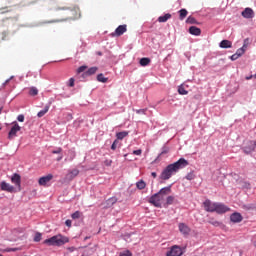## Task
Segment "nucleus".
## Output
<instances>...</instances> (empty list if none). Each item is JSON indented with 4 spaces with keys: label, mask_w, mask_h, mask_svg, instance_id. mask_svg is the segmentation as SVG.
<instances>
[{
    "label": "nucleus",
    "mask_w": 256,
    "mask_h": 256,
    "mask_svg": "<svg viewBox=\"0 0 256 256\" xmlns=\"http://www.w3.org/2000/svg\"><path fill=\"white\" fill-rule=\"evenodd\" d=\"M189 165V162L185 158H180L177 162L168 165L160 174L162 181H169L170 177H173L174 173H177L180 169H185Z\"/></svg>",
    "instance_id": "f257e3e1"
},
{
    "label": "nucleus",
    "mask_w": 256,
    "mask_h": 256,
    "mask_svg": "<svg viewBox=\"0 0 256 256\" xmlns=\"http://www.w3.org/2000/svg\"><path fill=\"white\" fill-rule=\"evenodd\" d=\"M65 243H69V237L61 234L52 236L43 241V244L48 245V247H61L62 245H65Z\"/></svg>",
    "instance_id": "f03ea898"
},
{
    "label": "nucleus",
    "mask_w": 256,
    "mask_h": 256,
    "mask_svg": "<svg viewBox=\"0 0 256 256\" xmlns=\"http://www.w3.org/2000/svg\"><path fill=\"white\" fill-rule=\"evenodd\" d=\"M162 201H165V197L162 196L159 192L152 195L149 199V203H151V205H154V207L158 208H161Z\"/></svg>",
    "instance_id": "7ed1b4c3"
},
{
    "label": "nucleus",
    "mask_w": 256,
    "mask_h": 256,
    "mask_svg": "<svg viewBox=\"0 0 256 256\" xmlns=\"http://www.w3.org/2000/svg\"><path fill=\"white\" fill-rule=\"evenodd\" d=\"M229 211H231L230 207H228L227 205H225L223 203L216 202L214 213H218V215H223V213H227Z\"/></svg>",
    "instance_id": "20e7f679"
},
{
    "label": "nucleus",
    "mask_w": 256,
    "mask_h": 256,
    "mask_svg": "<svg viewBox=\"0 0 256 256\" xmlns=\"http://www.w3.org/2000/svg\"><path fill=\"white\" fill-rule=\"evenodd\" d=\"M217 205V202H212L211 200L207 199L203 202V207L205 211L208 213H215V207Z\"/></svg>",
    "instance_id": "39448f33"
},
{
    "label": "nucleus",
    "mask_w": 256,
    "mask_h": 256,
    "mask_svg": "<svg viewBox=\"0 0 256 256\" xmlns=\"http://www.w3.org/2000/svg\"><path fill=\"white\" fill-rule=\"evenodd\" d=\"M21 131V126L17 122L14 123L11 130L8 133V139H15L17 137V133Z\"/></svg>",
    "instance_id": "423d86ee"
},
{
    "label": "nucleus",
    "mask_w": 256,
    "mask_h": 256,
    "mask_svg": "<svg viewBox=\"0 0 256 256\" xmlns=\"http://www.w3.org/2000/svg\"><path fill=\"white\" fill-rule=\"evenodd\" d=\"M124 33H127L126 24L118 26L111 35L112 37H121V35H123Z\"/></svg>",
    "instance_id": "0eeeda50"
},
{
    "label": "nucleus",
    "mask_w": 256,
    "mask_h": 256,
    "mask_svg": "<svg viewBox=\"0 0 256 256\" xmlns=\"http://www.w3.org/2000/svg\"><path fill=\"white\" fill-rule=\"evenodd\" d=\"M183 255V250L179 246H173L167 253L166 256H181Z\"/></svg>",
    "instance_id": "6e6552de"
},
{
    "label": "nucleus",
    "mask_w": 256,
    "mask_h": 256,
    "mask_svg": "<svg viewBox=\"0 0 256 256\" xmlns=\"http://www.w3.org/2000/svg\"><path fill=\"white\" fill-rule=\"evenodd\" d=\"M52 179H53V174H48L46 176H43L39 178L38 185H40L41 187H45V185H47V183H49Z\"/></svg>",
    "instance_id": "1a4fd4ad"
},
{
    "label": "nucleus",
    "mask_w": 256,
    "mask_h": 256,
    "mask_svg": "<svg viewBox=\"0 0 256 256\" xmlns=\"http://www.w3.org/2000/svg\"><path fill=\"white\" fill-rule=\"evenodd\" d=\"M241 15L244 17V19H253V17H255V11H253L251 8H245Z\"/></svg>",
    "instance_id": "9d476101"
},
{
    "label": "nucleus",
    "mask_w": 256,
    "mask_h": 256,
    "mask_svg": "<svg viewBox=\"0 0 256 256\" xmlns=\"http://www.w3.org/2000/svg\"><path fill=\"white\" fill-rule=\"evenodd\" d=\"M230 221L232 223H241V221H243V216L239 212H234L230 215Z\"/></svg>",
    "instance_id": "9b49d317"
},
{
    "label": "nucleus",
    "mask_w": 256,
    "mask_h": 256,
    "mask_svg": "<svg viewBox=\"0 0 256 256\" xmlns=\"http://www.w3.org/2000/svg\"><path fill=\"white\" fill-rule=\"evenodd\" d=\"M178 229L182 235H189V233H191V228H189L185 223H180L178 225Z\"/></svg>",
    "instance_id": "f8f14e48"
},
{
    "label": "nucleus",
    "mask_w": 256,
    "mask_h": 256,
    "mask_svg": "<svg viewBox=\"0 0 256 256\" xmlns=\"http://www.w3.org/2000/svg\"><path fill=\"white\" fill-rule=\"evenodd\" d=\"M0 187L2 191H7L8 193H13V191H15V187L7 182H1Z\"/></svg>",
    "instance_id": "ddd939ff"
},
{
    "label": "nucleus",
    "mask_w": 256,
    "mask_h": 256,
    "mask_svg": "<svg viewBox=\"0 0 256 256\" xmlns=\"http://www.w3.org/2000/svg\"><path fill=\"white\" fill-rule=\"evenodd\" d=\"M11 181H12V183H14V185H16V187L21 189V175H19L17 173L13 174L11 177Z\"/></svg>",
    "instance_id": "4468645a"
},
{
    "label": "nucleus",
    "mask_w": 256,
    "mask_h": 256,
    "mask_svg": "<svg viewBox=\"0 0 256 256\" xmlns=\"http://www.w3.org/2000/svg\"><path fill=\"white\" fill-rule=\"evenodd\" d=\"M77 175H79V169L69 170V172L66 175V179L68 181H73V178L77 177Z\"/></svg>",
    "instance_id": "2eb2a0df"
},
{
    "label": "nucleus",
    "mask_w": 256,
    "mask_h": 256,
    "mask_svg": "<svg viewBox=\"0 0 256 256\" xmlns=\"http://www.w3.org/2000/svg\"><path fill=\"white\" fill-rule=\"evenodd\" d=\"M99 68L96 66L89 68L86 72L83 73V77H91V75H95Z\"/></svg>",
    "instance_id": "dca6fc26"
},
{
    "label": "nucleus",
    "mask_w": 256,
    "mask_h": 256,
    "mask_svg": "<svg viewBox=\"0 0 256 256\" xmlns=\"http://www.w3.org/2000/svg\"><path fill=\"white\" fill-rule=\"evenodd\" d=\"M189 34L190 35H195L196 37H199V35H201V30L196 26H191L189 28Z\"/></svg>",
    "instance_id": "f3484780"
},
{
    "label": "nucleus",
    "mask_w": 256,
    "mask_h": 256,
    "mask_svg": "<svg viewBox=\"0 0 256 256\" xmlns=\"http://www.w3.org/2000/svg\"><path fill=\"white\" fill-rule=\"evenodd\" d=\"M171 187L172 185L166 186L162 189H160V191L158 193H160V195L167 197V195H170L171 193Z\"/></svg>",
    "instance_id": "a211bd4d"
},
{
    "label": "nucleus",
    "mask_w": 256,
    "mask_h": 256,
    "mask_svg": "<svg viewBox=\"0 0 256 256\" xmlns=\"http://www.w3.org/2000/svg\"><path fill=\"white\" fill-rule=\"evenodd\" d=\"M233 43L229 40H222L220 42L221 49H231Z\"/></svg>",
    "instance_id": "6ab92c4d"
},
{
    "label": "nucleus",
    "mask_w": 256,
    "mask_h": 256,
    "mask_svg": "<svg viewBox=\"0 0 256 256\" xmlns=\"http://www.w3.org/2000/svg\"><path fill=\"white\" fill-rule=\"evenodd\" d=\"M51 107V104H47L43 110H41L40 112H38L37 117L41 118V117H45V115H47V113H49V109Z\"/></svg>",
    "instance_id": "aec40b11"
},
{
    "label": "nucleus",
    "mask_w": 256,
    "mask_h": 256,
    "mask_svg": "<svg viewBox=\"0 0 256 256\" xmlns=\"http://www.w3.org/2000/svg\"><path fill=\"white\" fill-rule=\"evenodd\" d=\"M169 19H171V14L170 13H167L164 16L158 17L159 23H167V21H169Z\"/></svg>",
    "instance_id": "412c9836"
},
{
    "label": "nucleus",
    "mask_w": 256,
    "mask_h": 256,
    "mask_svg": "<svg viewBox=\"0 0 256 256\" xmlns=\"http://www.w3.org/2000/svg\"><path fill=\"white\" fill-rule=\"evenodd\" d=\"M117 203V198H110L106 201V209H109V207H113Z\"/></svg>",
    "instance_id": "4be33fe9"
},
{
    "label": "nucleus",
    "mask_w": 256,
    "mask_h": 256,
    "mask_svg": "<svg viewBox=\"0 0 256 256\" xmlns=\"http://www.w3.org/2000/svg\"><path fill=\"white\" fill-rule=\"evenodd\" d=\"M151 63V59L144 57L140 59V65L141 67H147V65H149Z\"/></svg>",
    "instance_id": "5701e85b"
},
{
    "label": "nucleus",
    "mask_w": 256,
    "mask_h": 256,
    "mask_svg": "<svg viewBox=\"0 0 256 256\" xmlns=\"http://www.w3.org/2000/svg\"><path fill=\"white\" fill-rule=\"evenodd\" d=\"M127 135H129V132L127 131H122V132H118L116 134V137H117V140L119 141H122V139H125V137H127Z\"/></svg>",
    "instance_id": "b1692460"
},
{
    "label": "nucleus",
    "mask_w": 256,
    "mask_h": 256,
    "mask_svg": "<svg viewBox=\"0 0 256 256\" xmlns=\"http://www.w3.org/2000/svg\"><path fill=\"white\" fill-rule=\"evenodd\" d=\"M188 14H189V12L187 11V9L179 10V19H180V21H183V19H185V17H187Z\"/></svg>",
    "instance_id": "393cba45"
},
{
    "label": "nucleus",
    "mask_w": 256,
    "mask_h": 256,
    "mask_svg": "<svg viewBox=\"0 0 256 256\" xmlns=\"http://www.w3.org/2000/svg\"><path fill=\"white\" fill-rule=\"evenodd\" d=\"M136 187L137 189L143 190L145 189V187H147V184L145 183V181L140 180L136 183Z\"/></svg>",
    "instance_id": "a878e982"
},
{
    "label": "nucleus",
    "mask_w": 256,
    "mask_h": 256,
    "mask_svg": "<svg viewBox=\"0 0 256 256\" xmlns=\"http://www.w3.org/2000/svg\"><path fill=\"white\" fill-rule=\"evenodd\" d=\"M97 81H99L100 83H107V81H109V78H105L103 74H98Z\"/></svg>",
    "instance_id": "bb28decb"
},
{
    "label": "nucleus",
    "mask_w": 256,
    "mask_h": 256,
    "mask_svg": "<svg viewBox=\"0 0 256 256\" xmlns=\"http://www.w3.org/2000/svg\"><path fill=\"white\" fill-rule=\"evenodd\" d=\"M245 47H247V44H244L242 48H239L236 51V54H237L238 57H241L242 55L245 54Z\"/></svg>",
    "instance_id": "cd10ccee"
},
{
    "label": "nucleus",
    "mask_w": 256,
    "mask_h": 256,
    "mask_svg": "<svg viewBox=\"0 0 256 256\" xmlns=\"http://www.w3.org/2000/svg\"><path fill=\"white\" fill-rule=\"evenodd\" d=\"M29 95L32 97H35L36 95H39V90L35 87H31L29 91Z\"/></svg>",
    "instance_id": "c85d7f7f"
},
{
    "label": "nucleus",
    "mask_w": 256,
    "mask_h": 256,
    "mask_svg": "<svg viewBox=\"0 0 256 256\" xmlns=\"http://www.w3.org/2000/svg\"><path fill=\"white\" fill-rule=\"evenodd\" d=\"M186 23H188L189 25H195V23H197V20L195 19V17L189 16V17L186 19Z\"/></svg>",
    "instance_id": "c756f323"
},
{
    "label": "nucleus",
    "mask_w": 256,
    "mask_h": 256,
    "mask_svg": "<svg viewBox=\"0 0 256 256\" xmlns=\"http://www.w3.org/2000/svg\"><path fill=\"white\" fill-rule=\"evenodd\" d=\"M175 203V196H168L166 198V205H173Z\"/></svg>",
    "instance_id": "7c9ffc66"
},
{
    "label": "nucleus",
    "mask_w": 256,
    "mask_h": 256,
    "mask_svg": "<svg viewBox=\"0 0 256 256\" xmlns=\"http://www.w3.org/2000/svg\"><path fill=\"white\" fill-rule=\"evenodd\" d=\"M178 93H179V95H187L189 92L187 90H185V87L179 86Z\"/></svg>",
    "instance_id": "2f4dec72"
},
{
    "label": "nucleus",
    "mask_w": 256,
    "mask_h": 256,
    "mask_svg": "<svg viewBox=\"0 0 256 256\" xmlns=\"http://www.w3.org/2000/svg\"><path fill=\"white\" fill-rule=\"evenodd\" d=\"M61 153H63V148H61V147H58L52 151L53 155H61Z\"/></svg>",
    "instance_id": "473e14b6"
},
{
    "label": "nucleus",
    "mask_w": 256,
    "mask_h": 256,
    "mask_svg": "<svg viewBox=\"0 0 256 256\" xmlns=\"http://www.w3.org/2000/svg\"><path fill=\"white\" fill-rule=\"evenodd\" d=\"M209 223H210V225H213L214 227H220V225H221V222H219L217 220H213V219H211L209 221Z\"/></svg>",
    "instance_id": "72a5a7b5"
},
{
    "label": "nucleus",
    "mask_w": 256,
    "mask_h": 256,
    "mask_svg": "<svg viewBox=\"0 0 256 256\" xmlns=\"http://www.w3.org/2000/svg\"><path fill=\"white\" fill-rule=\"evenodd\" d=\"M63 21H67V18H62V19H55V20H50L46 23H61Z\"/></svg>",
    "instance_id": "f704fd0d"
},
{
    "label": "nucleus",
    "mask_w": 256,
    "mask_h": 256,
    "mask_svg": "<svg viewBox=\"0 0 256 256\" xmlns=\"http://www.w3.org/2000/svg\"><path fill=\"white\" fill-rule=\"evenodd\" d=\"M186 179L188 181H193V179H195V174L193 172H190L186 175Z\"/></svg>",
    "instance_id": "c9c22d12"
},
{
    "label": "nucleus",
    "mask_w": 256,
    "mask_h": 256,
    "mask_svg": "<svg viewBox=\"0 0 256 256\" xmlns=\"http://www.w3.org/2000/svg\"><path fill=\"white\" fill-rule=\"evenodd\" d=\"M41 237H42L41 233L37 232L34 236L35 243H39V241H41Z\"/></svg>",
    "instance_id": "e433bc0d"
},
{
    "label": "nucleus",
    "mask_w": 256,
    "mask_h": 256,
    "mask_svg": "<svg viewBox=\"0 0 256 256\" xmlns=\"http://www.w3.org/2000/svg\"><path fill=\"white\" fill-rule=\"evenodd\" d=\"M119 256H133V253H131V251L126 250L123 252H120Z\"/></svg>",
    "instance_id": "4c0bfd02"
},
{
    "label": "nucleus",
    "mask_w": 256,
    "mask_h": 256,
    "mask_svg": "<svg viewBox=\"0 0 256 256\" xmlns=\"http://www.w3.org/2000/svg\"><path fill=\"white\" fill-rule=\"evenodd\" d=\"M87 70V66L86 65H83V66H80L78 69H77V73H83Z\"/></svg>",
    "instance_id": "58836bf2"
},
{
    "label": "nucleus",
    "mask_w": 256,
    "mask_h": 256,
    "mask_svg": "<svg viewBox=\"0 0 256 256\" xmlns=\"http://www.w3.org/2000/svg\"><path fill=\"white\" fill-rule=\"evenodd\" d=\"M72 219H79L81 217V212L76 211L71 215Z\"/></svg>",
    "instance_id": "ea45409f"
},
{
    "label": "nucleus",
    "mask_w": 256,
    "mask_h": 256,
    "mask_svg": "<svg viewBox=\"0 0 256 256\" xmlns=\"http://www.w3.org/2000/svg\"><path fill=\"white\" fill-rule=\"evenodd\" d=\"M117 144H119V140H115V141L113 142V144L111 145L112 151H115V149H117Z\"/></svg>",
    "instance_id": "a19ab883"
},
{
    "label": "nucleus",
    "mask_w": 256,
    "mask_h": 256,
    "mask_svg": "<svg viewBox=\"0 0 256 256\" xmlns=\"http://www.w3.org/2000/svg\"><path fill=\"white\" fill-rule=\"evenodd\" d=\"M112 164H113V160L107 159V160L104 161V165H105L106 167H111Z\"/></svg>",
    "instance_id": "79ce46f5"
},
{
    "label": "nucleus",
    "mask_w": 256,
    "mask_h": 256,
    "mask_svg": "<svg viewBox=\"0 0 256 256\" xmlns=\"http://www.w3.org/2000/svg\"><path fill=\"white\" fill-rule=\"evenodd\" d=\"M17 120H18L20 123H23V121H25V116H24L23 114H20V115H18Z\"/></svg>",
    "instance_id": "37998d69"
},
{
    "label": "nucleus",
    "mask_w": 256,
    "mask_h": 256,
    "mask_svg": "<svg viewBox=\"0 0 256 256\" xmlns=\"http://www.w3.org/2000/svg\"><path fill=\"white\" fill-rule=\"evenodd\" d=\"M69 87H75V78L69 79Z\"/></svg>",
    "instance_id": "c03bdc74"
},
{
    "label": "nucleus",
    "mask_w": 256,
    "mask_h": 256,
    "mask_svg": "<svg viewBox=\"0 0 256 256\" xmlns=\"http://www.w3.org/2000/svg\"><path fill=\"white\" fill-rule=\"evenodd\" d=\"M55 10L56 11H67V10H69V7H62V8L61 7H56Z\"/></svg>",
    "instance_id": "a18cd8bd"
},
{
    "label": "nucleus",
    "mask_w": 256,
    "mask_h": 256,
    "mask_svg": "<svg viewBox=\"0 0 256 256\" xmlns=\"http://www.w3.org/2000/svg\"><path fill=\"white\" fill-rule=\"evenodd\" d=\"M239 57H240V56H238V55L235 53V54H233V55L230 57V59H231V61H237V59H239Z\"/></svg>",
    "instance_id": "49530a36"
},
{
    "label": "nucleus",
    "mask_w": 256,
    "mask_h": 256,
    "mask_svg": "<svg viewBox=\"0 0 256 256\" xmlns=\"http://www.w3.org/2000/svg\"><path fill=\"white\" fill-rule=\"evenodd\" d=\"M0 11H2L1 13H9V7H4V8H0Z\"/></svg>",
    "instance_id": "de8ad7c7"
},
{
    "label": "nucleus",
    "mask_w": 256,
    "mask_h": 256,
    "mask_svg": "<svg viewBox=\"0 0 256 256\" xmlns=\"http://www.w3.org/2000/svg\"><path fill=\"white\" fill-rule=\"evenodd\" d=\"M132 153H133V155H141V153H143V150H141V149L134 150Z\"/></svg>",
    "instance_id": "09e8293b"
},
{
    "label": "nucleus",
    "mask_w": 256,
    "mask_h": 256,
    "mask_svg": "<svg viewBox=\"0 0 256 256\" xmlns=\"http://www.w3.org/2000/svg\"><path fill=\"white\" fill-rule=\"evenodd\" d=\"M5 251L11 253V251H19V248H7Z\"/></svg>",
    "instance_id": "8fccbe9b"
},
{
    "label": "nucleus",
    "mask_w": 256,
    "mask_h": 256,
    "mask_svg": "<svg viewBox=\"0 0 256 256\" xmlns=\"http://www.w3.org/2000/svg\"><path fill=\"white\" fill-rule=\"evenodd\" d=\"M65 225H66V227H71L72 221L70 219L66 220Z\"/></svg>",
    "instance_id": "3c124183"
},
{
    "label": "nucleus",
    "mask_w": 256,
    "mask_h": 256,
    "mask_svg": "<svg viewBox=\"0 0 256 256\" xmlns=\"http://www.w3.org/2000/svg\"><path fill=\"white\" fill-rule=\"evenodd\" d=\"M169 153V148H163L162 155H167Z\"/></svg>",
    "instance_id": "603ef678"
},
{
    "label": "nucleus",
    "mask_w": 256,
    "mask_h": 256,
    "mask_svg": "<svg viewBox=\"0 0 256 256\" xmlns=\"http://www.w3.org/2000/svg\"><path fill=\"white\" fill-rule=\"evenodd\" d=\"M145 111H147V109H139V110H136V113L140 114H145Z\"/></svg>",
    "instance_id": "864d4df0"
},
{
    "label": "nucleus",
    "mask_w": 256,
    "mask_h": 256,
    "mask_svg": "<svg viewBox=\"0 0 256 256\" xmlns=\"http://www.w3.org/2000/svg\"><path fill=\"white\" fill-rule=\"evenodd\" d=\"M67 249H68V251H70L71 253H73V251H75V247H73V246H72V247H68Z\"/></svg>",
    "instance_id": "5fc2aeb1"
},
{
    "label": "nucleus",
    "mask_w": 256,
    "mask_h": 256,
    "mask_svg": "<svg viewBox=\"0 0 256 256\" xmlns=\"http://www.w3.org/2000/svg\"><path fill=\"white\" fill-rule=\"evenodd\" d=\"M151 175L153 176L154 179L157 177V172H152Z\"/></svg>",
    "instance_id": "6e6d98bb"
},
{
    "label": "nucleus",
    "mask_w": 256,
    "mask_h": 256,
    "mask_svg": "<svg viewBox=\"0 0 256 256\" xmlns=\"http://www.w3.org/2000/svg\"><path fill=\"white\" fill-rule=\"evenodd\" d=\"M251 79H253V75H250V76H247V77H246V80H247V81H249V80H251Z\"/></svg>",
    "instance_id": "4d7b16f0"
},
{
    "label": "nucleus",
    "mask_w": 256,
    "mask_h": 256,
    "mask_svg": "<svg viewBox=\"0 0 256 256\" xmlns=\"http://www.w3.org/2000/svg\"><path fill=\"white\" fill-rule=\"evenodd\" d=\"M61 159H63V154H61V155L57 158V161H61Z\"/></svg>",
    "instance_id": "13d9d810"
},
{
    "label": "nucleus",
    "mask_w": 256,
    "mask_h": 256,
    "mask_svg": "<svg viewBox=\"0 0 256 256\" xmlns=\"http://www.w3.org/2000/svg\"><path fill=\"white\" fill-rule=\"evenodd\" d=\"M97 55L101 56V55H103V53L102 52H97Z\"/></svg>",
    "instance_id": "bf43d9fd"
},
{
    "label": "nucleus",
    "mask_w": 256,
    "mask_h": 256,
    "mask_svg": "<svg viewBox=\"0 0 256 256\" xmlns=\"http://www.w3.org/2000/svg\"><path fill=\"white\" fill-rule=\"evenodd\" d=\"M253 78L256 79V73L253 75Z\"/></svg>",
    "instance_id": "052dcab7"
},
{
    "label": "nucleus",
    "mask_w": 256,
    "mask_h": 256,
    "mask_svg": "<svg viewBox=\"0 0 256 256\" xmlns=\"http://www.w3.org/2000/svg\"><path fill=\"white\" fill-rule=\"evenodd\" d=\"M3 111V108H0V115H1V112Z\"/></svg>",
    "instance_id": "680f3d73"
},
{
    "label": "nucleus",
    "mask_w": 256,
    "mask_h": 256,
    "mask_svg": "<svg viewBox=\"0 0 256 256\" xmlns=\"http://www.w3.org/2000/svg\"><path fill=\"white\" fill-rule=\"evenodd\" d=\"M247 41H248V40L246 39V40H245V43H247Z\"/></svg>",
    "instance_id": "e2e57ef3"
},
{
    "label": "nucleus",
    "mask_w": 256,
    "mask_h": 256,
    "mask_svg": "<svg viewBox=\"0 0 256 256\" xmlns=\"http://www.w3.org/2000/svg\"><path fill=\"white\" fill-rule=\"evenodd\" d=\"M6 83H9V80H7Z\"/></svg>",
    "instance_id": "0e129e2a"
},
{
    "label": "nucleus",
    "mask_w": 256,
    "mask_h": 256,
    "mask_svg": "<svg viewBox=\"0 0 256 256\" xmlns=\"http://www.w3.org/2000/svg\"><path fill=\"white\" fill-rule=\"evenodd\" d=\"M0 256H3V255L0 254Z\"/></svg>",
    "instance_id": "69168bd1"
}]
</instances>
